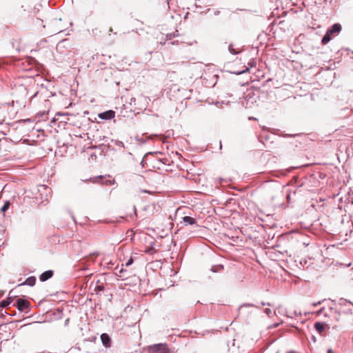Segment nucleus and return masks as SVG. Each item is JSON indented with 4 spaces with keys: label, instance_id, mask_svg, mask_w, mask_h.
<instances>
[{
    "label": "nucleus",
    "instance_id": "b1692460",
    "mask_svg": "<svg viewBox=\"0 0 353 353\" xmlns=\"http://www.w3.org/2000/svg\"><path fill=\"white\" fill-rule=\"evenodd\" d=\"M46 116V112H39L37 114V117L39 119H43V117Z\"/></svg>",
    "mask_w": 353,
    "mask_h": 353
},
{
    "label": "nucleus",
    "instance_id": "a19ab883",
    "mask_svg": "<svg viewBox=\"0 0 353 353\" xmlns=\"http://www.w3.org/2000/svg\"><path fill=\"white\" fill-rule=\"evenodd\" d=\"M321 312V311H319V312H315V313H316V314H319V312Z\"/></svg>",
    "mask_w": 353,
    "mask_h": 353
},
{
    "label": "nucleus",
    "instance_id": "a878e982",
    "mask_svg": "<svg viewBox=\"0 0 353 353\" xmlns=\"http://www.w3.org/2000/svg\"><path fill=\"white\" fill-rule=\"evenodd\" d=\"M261 305L265 306V305H268V306H271V304L270 303H265V302H261Z\"/></svg>",
    "mask_w": 353,
    "mask_h": 353
},
{
    "label": "nucleus",
    "instance_id": "f704fd0d",
    "mask_svg": "<svg viewBox=\"0 0 353 353\" xmlns=\"http://www.w3.org/2000/svg\"><path fill=\"white\" fill-rule=\"evenodd\" d=\"M175 43H176V41H174V42H172V43H171V44H172V45H174V44H175Z\"/></svg>",
    "mask_w": 353,
    "mask_h": 353
},
{
    "label": "nucleus",
    "instance_id": "aec40b11",
    "mask_svg": "<svg viewBox=\"0 0 353 353\" xmlns=\"http://www.w3.org/2000/svg\"><path fill=\"white\" fill-rule=\"evenodd\" d=\"M247 307H256V306L252 303H243L239 307V310H241L242 308Z\"/></svg>",
    "mask_w": 353,
    "mask_h": 353
},
{
    "label": "nucleus",
    "instance_id": "58836bf2",
    "mask_svg": "<svg viewBox=\"0 0 353 353\" xmlns=\"http://www.w3.org/2000/svg\"><path fill=\"white\" fill-rule=\"evenodd\" d=\"M351 275H352V279H353V269H352V272Z\"/></svg>",
    "mask_w": 353,
    "mask_h": 353
},
{
    "label": "nucleus",
    "instance_id": "9d476101",
    "mask_svg": "<svg viewBox=\"0 0 353 353\" xmlns=\"http://www.w3.org/2000/svg\"><path fill=\"white\" fill-rule=\"evenodd\" d=\"M314 327H315L316 330L320 334L322 333L323 331L324 330V325L323 323H321L320 322L316 323L314 325Z\"/></svg>",
    "mask_w": 353,
    "mask_h": 353
},
{
    "label": "nucleus",
    "instance_id": "412c9836",
    "mask_svg": "<svg viewBox=\"0 0 353 353\" xmlns=\"http://www.w3.org/2000/svg\"><path fill=\"white\" fill-rule=\"evenodd\" d=\"M133 262H134V259H133V258L131 256V257H130V259L126 261V263H125V267H128V266L131 265L133 263Z\"/></svg>",
    "mask_w": 353,
    "mask_h": 353
},
{
    "label": "nucleus",
    "instance_id": "f03ea898",
    "mask_svg": "<svg viewBox=\"0 0 353 353\" xmlns=\"http://www.w3.org/2000/svg\"><path fill=\"white\" fill-rule=\"evenodd\" d=\"M19 311L23 312L26 310H30V303L25 299H18L13 304Z\"/></svg>",
    "mask_w": 353,
    "mask_h": 353
},
{
    "label": "nucleus",
    "instance_id": "f257e3e1",
    "mask_svg": "<svg viewBox=\"0 0 353 353\" xmlns=\"http://www.w3.org/2000/svg\"><path fill=\"white\" fill-rule=\"evenodd\" d=\"M145 350L148 353H174V349L170 348L167 343H163L148 345Z\"/></svg>",
    "mask_w": 353,
    "mask_h": 353
},
{
    "label": "nucleus",
    "instance_id": "423d86ee",
    "mask_svg": "<svg viewBox=\"0 0 353 353\" xmlns=\"http://www.w3.org/2000/svg\"><path fill=\"white\" fill-rule=\"evenodd\" d=\"M53 276V271L52 270H47L43 272L40 276L39 279L41 281L44 282L48 280L49 279L52 278Z\"/></svg>",
    "mask_w": 353,
    "mask_h": 353
},
{
    "label": "nucleus",
    "instance_id": "e433bc0d",
    "mask_svg": "<svg viewBox=\"0 0 353 353\" xmlns=\"http://www.w3.org/2000/svg\"><path fill=\"white\" fill-rule=\"evenodd\" d=\"M141 164L143 166V159L141 161Z\"/></svg>",
    "mask_w": 353,
    "mask_h": 353
},
{
    "label": "nucleus",
    "instance_id": "4be33fe9",
    "mask_svg": "<svg viewBox=\"0 0 353 353\" xmlns=\"http://www.w3.org/2000/svg\"><path fill=\"white\" fill-rule=\"evenodd\" d=\"M114 143H115V145L118 147H121V148L125 147L124 143L121 141L116 140L114 141Z\"/></svg>",
    "mask_w": 353,
    "mask_h": 353
},
{
    "label": "nucleus",
    "instance_id": "c9c22d12",
    "mask_svg": "<svg viewBox=\"0 0 353 353\" xmlns=\"http://www.w3.org/2000/svg\"><path fill=\"white\" fill-rule=\"evenodd\" d=\"M249 119H255V118H254V117H250Z\"/></svg>",
    "mask_w": 353,
    "mask_h": 353
},
{
    "label": "nucleus",
    "instance_id": "6ab92c4d",
    "mask_svg": "<svg viewBox=\"0 0 353 353\" xmlns=\"http://www.w3.org/2000/svg\"><path fill=\"white\" fill-rule=\"evenodd\" d=\"M282 137H297V138H299L301 137V135L300 134H282Z\"/></svg>",
    "mask_w": 353,
    "mask_h": 353
},
{
    "label": "nucleus",
    "instance_id": "ddd939ff",
    "mask_svg": "<svg viewBox=\"0 0 353 353\" xmlns=\"http://www.w3.org/2000/svg\"><path fill=\"white\" fill-rule=\"evenodd\" d=\"M103 179V176L100 175V176H98L97 177H94V178H90V181L93 182V183H104L103 181H102Z\"/></svg>",
    "mask_w": 353,
    "mask_h": 353
},
{
    "label": "nucleus",
    "instance_id": "4c0bfd02",
    "mask_svg": "<svg viewBox=\"0 0 353 353\" xmlns=\"http://www.w3.org/2000/svg\"><path fill=\"white\" fill-rule=\"evenodd\" d=\"M223 181V179L222 178H220V182L221 183V181Z\"/></svg>",
    "mask_w": 353,
    "mask_h": 353
},
{
    "label": "nucleus",
    "instance_id": "f3484780",
    "mask_svg": "<svg viewBox=\"0 0 353 353\" xmlns=\"http://www.w3.org/2000/svg\"><path fill=\"white\" fill-rule=\"evenodd\" d=\"M10 201H6L4 203V204H3V205L2 206V208H1V212H5L6 210H8V208H10Z\"/></svg>",
    "mask_w": 353,
    "mask_h": 353
},
{
    "label": "nucleus",
    "instance_id": "c85d7f7f",
    "mask_svg": "<svg viewBox=\"0 0 353 353\" xmlns=\"http://www.w3.org/2000/svg\"><path fill=\"white\" fill-rule=\"evenodd\" d=\"M173 34L175 35V37H178L179 35V34L178 33V30H176L174 32L172 33Z\"/></svg>",
    "mask_w": 353,
    "mask_h": 353
},
{
    "label": "nucleus",
    "instance_id": "79ce46f5",
    "mask_svg": "<svg viewBox=\"0 0 353 353\" xmlns=\"http://www.w3.org/2000/svg\"><path fill=\"white\" fill-rule=\"evenodd\" d=\"M303 6L305 7V2H304V1L303 2Z\"/></svg>",
    "mask_w": 353,
    "mask_h": 353
},
{
    "label": "nucleus",
    "instance_id": "473e14b6",
    "mask_svg": "<svg viewBox=\"0 0 353 353\" xmlns=\"http://www.w3.org/2000/svg\"><path fill=\"white\" fill-rule=\"evenodd\" d=\"M68 321H69V319H66L65 321V325H67Z\"/></svg>",
    "mask_w": 353,
    "mask_h": 353
},
{
    "label": "nucleus",
    "instance_id": "0eeeda50",
    "mask_svg": "<svg viewBox=\"0 0 353 353\" xmlns=\"http://www.w3.org/2000/svg\"><path fill=\"white\" fill-rule=\"evenodd\" d=\"M35 283H36V278L35 276H29L28 277L24 282H23L22 283L19 284V285H29L30 287H32L35 285Z\"/></svg>",
    "mask_w": 353,
    "mask_h": 353
},
{
    "label": "nucleus",
    "instance_id": "72a5a7b5",
    "mask_svg": "<svg viewBox=\"0 0 353 353\" xmlns=\"http://www.w3.org/2000/svg\"><path fill=\"white\" fill-rule=\"evenodd\" d=\"M303 245L307 247L309 244L308 243H303Z\"/></svg>",
    "mask_w": 353,
    "mask_h": 353
},
{
    "label": "nucleus",
    "instance_id": "9b49d317",
    "mask_svg": "<svg viewBox=\"0 0 353 353\" xmlns=\"http://www.w3.org/2000/svg\"><path fill=\"white\" fill-rule=\"evenodd\" d=\"M331 34H329V32L327 31L325 35L323 37V38L322 39V43L323 44H327L330 40H331Z\"/></svg>",
    "mask_w": 353,
    "mask_h": 353
},
{
    "label": "nucleus",
    "instance_id": "6e6552de",
    "mask_svg": "<svg viewBox=\"0 0 353 353\" xmlns=\"http://www.w3.org/2000/svg\"><path fill=\"white\" fill-rule=\"evenodd\" d=\"M13 301V298L12 296H8L7 299L2 300L0 302V307L4 308L12 303Z\"/></svg>",
    "mask_w": 353,
    "mask_h": 353
},
{
    "label": "nucleus",
    "instance_id": "1a4fd4ad",
    "mask_svg": "<svg viewBox=\"0 0 353 353\" xmlns=\"http://www.w3.org/2000/svg\"><path fill=\"white\" fill-rule=\"evenodd\" d=\"M341 25L339 23H335L327 31L329 32V34H333L334 33H336V34L339 33L341 31Z\"/></svg>",
    "mask_w": 353,
    "mask_h": 353
},
{
    "label": "nucleus",
    "instance_id": "39448f33",
    "mask_svg": "<svg viewBox=\"0 0 353 353\" xmlns=\"http://www.w3.org/2000/svg\"><path fill=\"white\" fill-rule=\"evenodd\" d=\"M101 340L103 345L105 347H110L111 346V338L110 337V336L108 334H106V333L102 334L101 335Z\"/></svg>",
    "mask_w": 353,
    "mask_h": 353
},
{
    "label": "nucleus",
    "instance_id": "ea45409f",
    "mask_svg": "<svg viewBox=\"0 0 353 353\" xmlns=\"http://www.w3.org/2000/svg\"><path fill=\"white\" fill-rule=\"evenodd\" d=\"M220 102H216V105L218 106L219 104H220Z\"/></svg>",
    "mask_w": 353,
    "mask_h": 353
},
{
    "label": "nucleus",
    "instance_id": "bb28decb",
    "mask_svg": "<svg viewBox=\"0 0 353 353\" xmlns=\"http://www.w3.org/2000/svg\"><path fill=\"white\" fill-rule=\"evenodd\" d=\"M136 101L135 98L132 97L130 99V104L132 105L133 103H134Z\"/></svg>",
    "mask_w": 353,
    "mask_h": 353
},
{
    "label": "nucleus",
    "instance_id": "cd10ccee",
    "mask_svg": "<svg viewBox=\"0 0 353 353\" xmlns=\"http://www.w3.org/2000/svg\"><path fill=\"white\" fill-rule=\"evenodd\" d=\"M98 255H99V254H98L97 252H94V253H92V254H90V257H91V256H98Z\"/></svg>",
    "mask_w": 353,
    "mask_h": 353
},
{
    "label": "nucleus",
    "instance_id": "4468645a",
    "mask_svg": "<svg viewBox=\"0 0 353 353\" xmlns=\"http://www.w3.org/2000/svg\"><path fill=\"white\" fill-rule=\"evenodd\" d=\"M228 50L230 52V53H231L232 54H239L240 51L236 50V49H234L232 46V44H230L229 46H228Z\"/></svg>",
    "mask_w": 353,
    "mask_h": 353
},
{
    "label": "nucleus",
    "instance_id": "c756f323",
    "mask_svg": "<svg viewBox=\"0 0 353 353\" xmlns=\"http://www.w3.org/2000/svg\"><path fill=\"white\" fill-rule=\"evenodd\" d=\"M279 325V323H274L272 327H276Z\"/></svg>",
    "mask_w": 353,
    "mask_h": 353
},
{
    "label": "nucleus",
    "instance_id": "f8f14e48",
    "mask_svg": "<svg viewBox=\"0 0 353 353\" xmlns=\"http://www.w3.org/2000/svg\"><path fill=\"white\" fill-rule=\"evenodd\" d=\"M222 270H223V265H213L212 268H211V271L212 272H219L220 271H221Z\"/></svg>",
    "mask_w": 353,
    "mask_h": 353
},
{
    "label": "nucleus",
    "instance_id": "2f4dec72",
    "mask_svg": "<svg viewBox=\"0 0 353 353\" xmlns=\"http://www.w3.org/2000/svg\"><path fill=\"white\" fill-rule=\"evenodd\" d=\"M125 272V270L123 268H121L119 272L122 274L123 272Z\"/></svg>",
    "mask_w": 353,
    "mask_h": 353
},
{
    "label": "nucleus",
    "instance_id": "37998d69",
    "mask_svg": "<svg viewBox=\"0 0 353 353\" xmlns=\"http://www.w3.org/2000/svg\"><path fill=\"white\" fill-rule=\"evenodd\" d=\"M3 293L0 292V296H1Z\"/></svg>",
    "mask_w": 353,
    "mask_h": 353
},
{
    "label": "nucleus",
    "instance_id": "a211bd4d",
    "mask_svg": "<svg viewBox=\"0 0 353 353\" xmlns=\"http://www.w3.org/2000/svg\"><path fill=\"white\" fill-rule=\"evenodd\" d=\"M307 263V260L305 259H301L300 262H299L300 265L303 268V269H305V268L307 269L308 268V266L306 265Z\"/></svg>",
    "mask_w": 353,
    "mask_h": 353
},
{
    "label": "nucleus",
    "instance_id": "7c9ffc66",
    "mask_svg": "<svg viewBox=\"0 0 353 353\" xmlns=\"http://www.w3.org/2000/svg\"><path fill=\"white\" fill-rule=\"evenodd\" d=\"M134 215L137 216V210H136V208L134 206Z\"/></svg>",
    "mask_w": 353,
    "mask_h": 353
},
{
    "label": "nucleus",
    "instance_id": "20e7f679",
    "mask_svg": "<svg viewBox=\"0 0 353 353\" xmlns=\"http://www.w3.org/2000/svg\"><path fill=\"white\" fill-rule=\"evenodd\" d=\"M182 223H183L184 225H195L196 227L198 226V224L196 223V221L194 218L189 216H185L183 217V221Z\"/></svg>",
    "mask_w": 353,
    "mask_h": 353
},
{
    "label": "nucleus",
    "instance_id": "7ed1b4c3",
    "mask_svg": "<svg viewBox=\"0 0 353 353\" xmlns=\"http://www.w3.org/2000/svg\"><path fill=\"white\" fill-rule=\"evenodd\" d=\"M98 117L103 120H110L115 117V112L112 110H108L99 113Z\"/></svg>",
    "mask_w": 353,
    "mask_h": 353
},
{
    "label": "nucleus",
    "instance_id": "5701e85b",
    "mask_svg": "<svg viewBox=\"0 0 353 353\" xmlns=\"http://www.w3.org/2000/svg\"><path fill=\"white\" fill-rule=\"evenodd\" d=\"M264 312L268 316H271L272 315V310L270 308H266L264 310Z\"/></svg>",
    "mask_w": 353,
    "mask_h": 353
},
{
    "label": "nucleus",
    "instance_id": "2eb2a0df",
    "mask_svg": "<svg viewBox=\"0 0 353 353\" xmlns=\"http://www.w3.org/2000/svg\"><path fill=\"white\" fill-rule=\"evenodd\" d=\"M174 37H175V35L173 34L172 33L166 34H165V41L163 42V41H160V43L161 44H165L166 41L171 40V39H172Z\"/></svg>",
    "mask_w": 353,
    "mask_h": 353
},
{
    "label": "nucleus",
    "instance_id": "393cba45",
    "mask_svg": "<svg viewBox=\"0 0 353 353\" xmlns=\"http://www.w3.org/2000/svg\"><path fill=\"white\" fill-rule=\"evenodd\" d=\"M41 188H43V190H46L47 192H50V190L45 185H42L40 186Z\"/></svg>",
    "mask_w": 353,
    "mask_h": 353
},
{
    "label": "nucleus",
    "instance_id": "dca6fc26",
    "mask_svg": "<svg viewBox=\"0 0 353 353\" xmlns=\"http://www.w3.org/2000/svg\"><path fill=\"white\" fill-rule=\"evenodd\" d=\"M104 290L103 285H97L94 289V291L96 294H99L100 292L103 291Z\"/></svg>",
    "mask_w": 353,
    "mask_h": 353
}]
</instances>
